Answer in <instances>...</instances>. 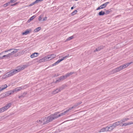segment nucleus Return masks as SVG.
I'll return each mask as SVG.
<instances>
[{"mask_svg":"<svg viewBox=\"0 0 133 133\" xmlns=\"http://www.w3.org/2000/svg\"><path fill=\"white\" fill-rule=\"evenodd\" d=\"M105 12L103 10H101L98 13V15L99 16H102L104 15L105 14Z\"/></svg>","mask_w":133,"mask_h":133,"instance_id":"16","label":"nucleus"},{"mask_svg":"<svg viewBox=\"0 0 133 133\" xmlns=\"http://www.w3.org/2000/svg\"><path fill=\"white\" fill-rule=\"evenodd\" d=\"M47 17H44L42 20L43 21H45L46 20Z\"/></svg>","mask_w":133,"mask_h":133,"instance_id":"28","label":"nucleus"},{"mask_svg":"<svg viewBox=\"0 0 133 133\" xmlns=\"http://www.w3.org/2000/svg\"><path fill=\"white\" fill-rule=\"evenodd\" d=\"M39 55V53L37 52H35L32 54L30 56V57L31 58L33 59L37 57Z\"/></svg>","mask_w":133,"mask_h":133,"instance_id":"11","label":"nucleus"},{"mask_svg":"<svg viewBox=\"0 0 133 133\" xmlns=\"http://www.w3.org/2000/svg\"><path fill=\"white\" fill-rule=\"evenodd\" d=\"M22 89V88L21 87H18L17 88H16L14 90L15 92H17V91H18L20 90H21Z\"/></svg>","mask_w":133,"mask_h":133,"instance_id":"19","label":"nucleus"},{"mask_svg":"<svg viewBox=\"0 0 133 133\" xmlns=\"http://www.w3.org/2000/svg\"><path fill=\"white\" fill-rule=\"evenodd\" d=\"M18 49L15 48H12L5 51L4 52L6 54L7 58H9L10 56L14 55L15 56H17L18 54L16 53L17 52Z\"/></svg>","mask_w":133,"mask_h":133,"instance_id":"2","label":"nucleus"},{"mask_svg":"<svg viewBox=\"0 0 133 133\" xmlns=\"http://www.w3.org/2000/svg\"><path fill=\"white\" fill-rule=\"evenodd\" d=\"M31 31L30 29H28L26 30L24 32L22 33V35L23 36L29 34Z\"/></svg>","mask_w":133,"mask_h":133,"instance_id":"12","label":"nucleus"},{"mask_svg":"<svg viewBox=\"0 0 133 133\" xmlns=\"http://www.w3.org/2000/svg\"><path fill=\"white\" fill-rule=\"evenodd\" d=\"M38 20L40 21H42V16H40L38 18Z\"/></svg>","mask_w":133,"mask_h":133,"instance_id":"26","label":"nucleus"},{"mask_svg":"<svg viewBox=\"0 0 133 133\" xmlns=\"http://www.w3.org/2000/svg\"><path fill=\"white\" fill-rule=\"evenodd\" d=\"M10 2H9L8 3H6L3 6L4 7H6L9 4H10Z\"/></svg>","mask_w":133,"mask_h":133,"instance_id":"25","label":"nucleus"},{"mask_svg":"<svg viewBox=\"0 0 133 133\" xmlns=\"http://www.w3.org/2000/svg\"><path fill=\"white\" fill-rule=\"evenodd\" d=\"M17 0H11L10 1V3H12V2H15Z\"/></svg>","mask_w":133,"mask_h":133,"instance_id":"27","label":"nucleus"},{"mask_svg":"<svg viewBox=\"0 0 133 133\" xmlns=\"http://www.w3.org/2000/svg\"><path fill=\"white\" fill-rule=\"evenodd\" d=\"M74 0L76 1H79V0Z\"/></svg>","mask_w":133,"mask_h":133,"instance_id":"34","label":"nucleus"},{"mask_svg":"<svg viewBox=\"0 0 133 133\" xmlns=\"http://www.w3.org/2000/svg\"><path fill=\"white\" fill-rule=\"evenodd\" d=\"M130 64V63H128L126 64L123 65L115 69V71L116 72H119L122 69L127 67Z\"/></svg>","mask_w":133,"mask_h":133,"instance_id":"5","label":"nucleus"},{"mask_svg":"<svg viewBox=\"0 0 133 133\" xmlns=\"http://www.w3.org/2000/svg\"><path fill=\"white\" fill-rule=\"evenodd\" d=\"M74 7L73 6H72L71 7V10H72L74 9Z\"/></svg>","mask_w":133,"mask_h":133,"instance_id":"31","label":"nucleus"},{"mask_svg":"<svg viewBox=\"0 0 133 133\" xmlns=\"http://www.w3.org/2000/svg\"><path fill=\"white\" fill-rule=\"evenodd\" d=\"M129 119V118H123L121 120V121H118L117 122H120L119 124V125L121 126V124L127 121Z\"/></svg>","mask_w":133,"mask_h":133,"instance_id":"13","label":"nucleus"},{"mask_svg":"<svg viewBox=\"0 0 133 133\" xmlns=\"http://www.w3.org/2000/svg\"><path fill=\"white\" fill-rule=\"evenodd\" d=\"M65 57H63L61 59H59L58 60L57 62H56L55 64H57L58 63H59L61 61H62L63 60L65 59Z\"/></svg>","mask_w":133,"mask_h":133,"instance_id":"21","label":"nucleus"},{"mask_svg":"<svg viewBox=\"0 0 133 133\" xmlns=\"http://www.w3.org/2000/svg\"><path fill=\"white\" fill-rule=\"evenodd\" d=\"M119 123L120 122H116L114 123L111 126L103 128L100 130V132L111 131L113 130L116 126H118Z\"/></svg>","mask_w":133,"mask_h":133,"instance_id":"3","label":"nucleus"},{"mask_svg":"<svg viewBox=\"0 0 133 133\" xmlns=\"http://www.w3.org/2000/svg\"><path fill=\"white\" fill-rule=\"evenodd\" d=\"M7 86L6 85H5L4 86H2V87H1L2 89H3V90L5 89L7 87Z\"/></svg>","mask_w":133,"mask_h":133,"instance_id":"24","label":"nucleus"},{"mask_svg":"<svg viewBox=\"0 0 133 133\" xmlns=\"http://www.w3.org/2000/svg\"><path fill=\"white\" fill-rule=\"evenodd\" d=\"M21 54L22 53H23V51H21Z\"/></svg>","mask_w":133,"mask_h":133,"instance_id":"32","label":"nucleus"},{"mask_svg":"<svg viewBox=\"0 0 133 133\" xmlns=\"http://www.w3.org/2000/svg\"><path fill=\"white\" fill-rule=\"evenodd\" d=\"M56 55L54 54L48 55L46 56L48 61L50 60L55 58Z\"/></svg>","mask_w":133,"mask_h":133,"instance_id":"7","label":"nucleus"},{"mask_svg":"<svg viewBox=\"0 0 133 133\" xmlns=\"http://www.w3.org/2000/svg\"><path fill=\"white\" fill-rule=\"evenodd\" d=\"M60 92V90L58 89H56L53 91L52 92V94L53 95L56 94Z\"/></svg>","mask_w":133,"mask_h":133,"instance_id":"15","label":"nucleus"},{"mask_svg":"<svg viewBox=\"0 0 133 133\" xmlns=\"http://www.w3.org/2000/svg\"><path fill=\"white\" fill-rule=\"evenodd\" d=\"M69 76V75H67V76H63L62 77V78L64 79L65 78H66L67 77V76Z\"/></svg>","mask_w":133,"mask_h":133,"instance_id":"29","label":"nucleus"},{"mask_svg":"<svg viewBox=\"0 0 133 133\" xmlns=\"http://www.w3.org/2000/svg\"><path fill=\"white\" fill-rule=\"evenodd\" d=\"M14 92V90H11V91H8L7 92V93L9 95H11V94H12Z\"/></svg>","mask_w":133,"mask_h":133,"instance_id":"22","label":"nucleus"},{"mask_svg":"<svg viewBox=\"0 0 133 133\" xmlns=\"http://www.w3.org/2000/svg\"><path fill=\"white\" fill-rule=\"evenodd\" d=\"M74 38V37L73 36H70V37L68 38L67 39H66V41H70L72 39H73Z\"/></svg>","mask_w":133,"mask_h":133,"instance_id":"18","label":"nucleus"},{"mask_svg":"<svg viewBox=\"0 0 133 133\" xmlns=\"http://www.w3.org/2000/svg\"><path fill=\"white\" fill-rule=\"evenodd\" d=\"M35 17L34 16H32L30 18V19H29V20L28 21H29V22H30Z\"/></svg>","mask_w":133,"mask_h":133,"instance_id":"23","label":"nucleus"},{"mask_svg":"<svg viewBox=\"0 0 133 133\" xmlns=\"http://www.w3.org/2000/svg\"><path fill=\"white\" fill-rule=\"evenodd\" d=\"M77 12V11L76 10L74 11L71 14V15L72 16H74L76 15Z\"/></svg>","mask_w":133,"mask_h":133,"instance_id":"20","label":"nucleus"},{"mask_svg":"<svg viewBox=\"0 0 133 133\" xmlns=\"http://www.w3.org/2000/svg\"><path fill=\"white\" fill-rule=\"evenodd\" d=\"M48 61L46 56L44 57L43 58L40 59L39 61L40 62H43Z\"/></svg>","mask_w":133,"mask_h":133,"instance_id":"14","label":"nucleus"},{"mask_svg":"<svg viewBox=\"0 0 133 133\" xmlns=\"http://www.w3.org/2000/svg\"><path fill=\"white\" fill-rule=\"evenodd\" d=\"M41 27H38L35 29L34 30V32H38L39 31H40L41 30Z\"/></svg>","mask_w":133,"mask_h":133,"instance_id":"17","label":"nucleus"},{"mask_svg":"<svg viewBox=\"0 0 133 133\" xmlns=\"http://www.w3.org/2000/svg\"><path fill=\"white\" fill-rule=\"evenodd\" d=\"M20 70L19 69H14L12 70L5 74L3 76V78L5 79L9 77L16 74Z\"/></svg>","mask_w":133,"mask_h":133,"instance_id":"4","label":"nucleus"},{"mask_svg":"<svg viewBox=\"0 0 133 133\" xmlns=\"http://www.w3.org/2000/svg\"><path fill=\"white\" fill-rule=\"evenodd\" d=\"M133 124V122L131 121L129 122L124 123H122L121 124V127L126 126H127Z\"/></svg>","mask_w":133,"mask_h":133,"instance_id":"10","label":"nucleus"},{"mask_svg":"<svg viewBox=\"0 0 133 133\" xmlns=\"http://www.w3.org/2000/svg\"><path fill=\"white\" fill-rule=\"evenodd\" d=\"M107 12H108V13L109 12V11L108 10H107L106 11Z\"/></svg>","mask_w":133,"mask_h":133,"instance_id":"33","label":"nucleus"},{"mask_svg":"<svg viewBox=\"0 0 133 133\" xmlns=\"http://www.w3.org/2000/svg\"><path fill=\"white\" fill-rule=\"evenodd\" d=\"M17 4V3H16V4H15L14 5H15L16 4Z\"/></svg>","mask_w":133,"mask_h":133,"instance_id":"35","label":"nucleus"},{"mask_svg":"<svg viewBox=\"0 0 133 133\" xmlns=\"http://www.w3.org/2000/svg\"><path fill=\"white\" fill-rule=\"evenodd\" d=\"M67 111H66L60 114L58 112L55 113L48 117L42 118L38 120L37 122L42 125L46 124L53 120L64 115Z\"/></svg>","mask_w":133,"mask_h":133,"instance_id":"1","label":"nucleus"},{"mask_svg":"<svg viewBox=\"0 0 133 133\" xmlns=\"http://www.w3.org/2000/svg\"><path fill=\"white\" fill-rule=\"evenodd\" d=\"M3 90V89H2L1 87L0 88V92Z\"/></svg>","mask_w":133,"mask_h":133,"instance_id":"30","label":"nucleus"},{"mask_svg":"<svg viewBox=\"0 0 133 133\" xmlns=\"http://www.w3.org/2000/svg\"><path fill=\"white\" fill-rule=\"evenodd\" d=\"M10 105L8 104L7 105L3 107L0 109V113L8 109L10 107Z\"/></svg>","mask_w":133,"mask_h":133,"instance_id":"8","label":"nucleus"},{"mask_svg":"<svg viewBox=\"0 0 133 133\" xmlns=\"http://www.w3.org/2000/svg\"><path fill=\"white\" fill-rule=\"evenodd\" d=\"M109 3V2H107L103 3L98 7L96 9V10H98L100 9H104L105 8L107 5Z\"/></svg>","mask_w":133,"mask_h":133,"instance_id":"6","label":"nucleus"},{"mask_svg":"<svg viewBox=\"0 0 133 133\" xmlns=\"http://www.w3.org/2000/svg\"><path fill=\"white\" fill-rule=\"evenodd\" d=\"M4 58H7L6 54L4 51L0 53V59H2Z\"/></svg>","mask_w":133,"mask_h":133,"instance_id":"9","label":"nucleus"}]
</instances>
